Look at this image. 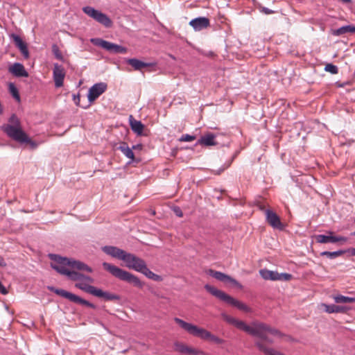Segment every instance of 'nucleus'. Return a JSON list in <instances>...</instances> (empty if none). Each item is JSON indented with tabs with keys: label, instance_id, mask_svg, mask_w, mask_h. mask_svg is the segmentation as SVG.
<instances>
[{
	"label": "nucleus",
	"instance_id": "nucleus-1",
	"mask_svg": "<svg viewBox=\"0 0 355 355\" xmlns=\"http://www.w3.org/2000/svg\"><path fill=\"white\" fill-rule=\"evenodd\" d=\"M238 329H240L251 336L259 338L261 340L266 341L270 344H272L274 340L267 336V334H270L274 336L279 338H285L286 340H293L292 338L289 336L285 335L280 331L275 328H272L266 323L254 321L250 324H245L243 321L236 320L234 324Z\"/></svg>",
	"mask_w": 355,
	"mask_h": 355
},
{
	"label": "nucleus",
	"instance_id": "nucleus-2",
	"mask_svg": "<svg viewBox=\"0 0 355 355\" xmlns=\"http://www.w3.org/2000/svg\"><path fill=\"white\" fill-rule=\"evenodd\" d=\"M9 123L3 125L1 128L7 136L20 144L30 145L31 149L37 148L38 144L33 141L22 130L21 122L15 114H12L8 119Z\"/></svg>",
	"mask_w": 355,
	"mask_h": 355
},
{
	"label": "nucleus",
	"instance_id": "nucleus-3",
	"mask_svg": "<svg viewBox=\"0 0 355 355\" xmlns=\"http://www.w3.org/2000/svg\"><path fill=\"white\" fill-rule=\"evenodd\" d=\"M51 259L55 261V263L51 264V267L60 274L68 277L70 270L67 266H70L73 269L78 270L87 271L92 272V269L85 263L76 260H71L66 257H62L57 254H50Z\"/></svg>",
	"mask_w": 355,
	"mask_h": 355
},
{
	"label": "nucleus",
	"instance_id": "nucleus-4",
	"mask_svg": "<svg viewBox=\"0 0 355 355\" xmlns=\"http://www.w3.org/2000/svg\"><path fill=\"white\" fill-rule=\"evenodd\" d=\"M122 261L125 263L127 268L142 273L148 279L156 282L162 280L161 276L154 273L148 268L146 261L144 259L132 253L126 252L125 256L122 258Z\"/></svg>",
	"mask_w": 355,
	"mask_h": 355
},
{
	"label": "nucleus",
	"instance_id": "nucleus-5",
	"mask_svg": "<svg viewBox=\"0 0 355 355\" xmlns=\"http://www.w3.org/2000/svg\"><path fill=\"white\" fill-rule=\"evenodd\" d=\"M102 266L105 270L120 280L132 284L133 286L138 288L143 287L144 284L139 277L135 275L107 262H103Z\"/></svg>",
	"mask_w": 355,
	"mask_h": 355
},
{
	"label": "nucleus",
	"instance_id": "nucleus-6",
	"mask_svg": "<svg viewBox=\"0 0 355 355\" xmlns=\"http://www.w3.org/2000/svg\"><path fill=\"white\" fill-rule=\"evenodd\" d=\"M205 288L207 292H209L212 295L218 298L221 301L226 302L228 304H230L233 306L236 307L238 309L243 311L245 312H251V309L248 307L246 304L243 303L241 301H239L232 296L226 294L225 292L216 288L214 286H212L209 284H206L205 286Z\"/></svg>",
	"mask_w": 355,
	"mask_h": 355
},
{
	"label": "nucleus",
	"instance_id": "nucleus-7",
	"mask_svg": "<svg viewBox=\"0 0 355 355\" xmlns=\"http://www.w3.org/2000/svg\"><path fill=\"white\" fill-rule=\"evenodd\" d=\"M76 287L94 296L103 298L107 301L119 300L120 296L110 292L103 291L94 286L85 283H77Z\"/></svg>",
	"mask_w": 355,
	"mask_h": 355
},
{
	"label": "nucleus",
	"instance_id": "nucleus-8",
	"mask_svg": "<svg viewBox=\"0 0 355 355\" xmlns=\"http://www.w3.org/2000/svg\"><path fill=\"white\" fill-rule=\"evenodd\" d=\"M174 321L192 336L198 337L202 340H209L211 333L207 330L198 327V326L191 323H188L178 318H175Z\"/></svg>",
	"mask_w": 355,
	"mask_h": 355
},
{
	"label": "nucleus",
	"instance_id": "nucleus-9",
	"mask_svg": "<svg viewBox=\"0 0 355 355\" xmlns=\"http://www.w3.org/2000/svg\"><path fill=\"white\" fill-rule=\"evenodd\" d=\"M49 289L50 291H53V293H55V294H57L61 297H63L66 299H68L69 301H71L72 302L85 305V306H87L92 309H96V306L94 304L80 297L79 296H78L73 293L68 292L65 290L55 288L54 287H49Z\"/></svg>",
	"mask_w": 355,
	"mask_h": 355
},
{
	"label": "nucleus",
	"instance_id": "nucleus-10",
	"mask_svg": "<svg viewBox=\"0 0 355 355\" xmlns=\"http://www.w3.org/2000/svg\"><path fill=\"white\" fill-rule=\"evenodd\" d=\"M84 13L92 17L104 26L109 28L112 26V22L108 16L102 12L96 10L91 6H85L83 8Z\"/></svg>",
	"mask_w": 355,
	"mask_h": 355
},
{
	"label": "nucleus",
	"instance_id": "nucleus-11",
	"mask_svg": "<svg viewBox=\"0 0 355 355\" xmlns=\"http://www.w3.org/2000/svg\"><path fill=\"white\" fill-rule=\"evenodd\" d=\"M91 41L94 44L101 46L111 53L125 54L128 52V49L126 47L104 40L103 39H92Z\"/></svg>",
	"mask_w": 355,
	"mask_h": 355
},
{
	"label": "nucleus",
	"instance_id": "nucleus-12",
	"mask_svg": "<svg viewBox=\"0 0 355 355\" xmlns=\"http://www.w3.org/2000/svg\"><path fill=\"white\" fill-rule=\"evenodd\" d=\"M260 209L265 212L266 219L268 223L275 229L282 230L284 229V225L281 222L279 216L270 209H264L263 207Z\"/></svg>",
	"mask_w": 355,
	"mask_h": 355
},
{
	"label": "nucleus",
	"instance_id": "nucleus-13",
	"mask_svg": "<svg viewBox=\"0 0 355 355\" xmlns=\"http://www.w3.org/2000/svg\"><path fill=\"white\" fill-rule=\"evenodd\" d=\"M107 84L105 83H98L94 84L89 89L87 98L89 102L94 101L98 98L102 94H103L107 89Z\"/></svg>",
	"mask_w": 355,
	"mask_h": 355
},
{
	"label": "nucleus",
	"instance_id": "nucleus-14",
	"mask_svg": "<svg viewBox=\"0 0 355 355\" xmlns=\"http://www.w3.org/2000/svg\"><path fill=\"white\" fill-rule=\"evenodd\" d=\"M65 77V71L62 65L55 63L53 64V78L55 87H61L63 85Z\"/></svg>",
	"mask_w": 355,
	"mask_h": 355
},
{
	"label": "nucleus",
	"instance_id": "nucleus-15",
	"mask_svg": "<svg viewBox=\"0 0 355 355\" xmlns=\"http://www.w3.org/2000/svg\"><path fill=\"white\" fill-rule=\"evenodd\" d=\"M208 275L213 277L214 278L216 279L217 280H219L220 282H225V283H230L232 285H234L236 286H241L240 284L234 278L232 277L219 272L216 271L212 269H209L207 272Z\"/></svg>",
	"mask_w": 355,
	"mask_h": 355
},
{
	"label": "nucleus",
	"instance_id": "nucleus-16",
	"mask_svg": "<svg viewBox=\"0 0 355 355\" xmlns=\"http://www.w3.org/2000/svg\"><path fill=\"white\" fill-rule=\"evenodd\" d=\"M189 25L196 31H200L210 26L209 19L205 17H199L190 21Z\"/></svg>",
	"mask_w": 355,
	"mask_h": 355
},
{
	"label": "nucleus",
	"instance_id": "nucleus-17",
	"mask_svg": "<svg viewBox=\"0 0 355 355\" xmlns=\"http://www.w3.org/2000/svg\"><path fill=\"white\" fill-rule=\"evenodd\" d=\"M10 37L14 42L15 46L19 49L24 58H28L29 52L26 43L22 40L20 36L15 33L11 34Z\"/></svg>",
	"mask_w": 355,
	"mask_h": 355
},
{
	"label": "nucleus",
	"instance_id": "nucleus-18",
	"mask_svg": "<svg viewBox=\"0 0 355 355\" xmlns=\"http://www.w3.org/2000/svg\"><path fill=\"white\" fill-rule=\"evenodd\" d=\"M102 250L107 254L114 257L119 259L122 261V258L125 256L126 252L123 250H121L117 247L112 246V245H105L102 248Z\"/></svg>",
	"mask_w": 355,
	"mask_h": 355
},
{
	"label": "nucleus",
	"instance_id": "nucleus-19",
	"mask_svg": "<svg viewBox=\"0 0 355 355\" xmlns=\"http://www.w3.org/2000/svg\"><path fill=\"white\" fill-rule=\"evenodd\" d=\"M316 241L320 243H336L338 241L346 242L347 239L344 236H327L319 234L315 236Z\"/></svg>",
	"mask_w": 355,
	"mask_h": 355
},
{
	"label": "nucleus",
	"instance_id": "nucleus-20",
	"mask_svg": "<svg viewBox=\"0 0 355 355\" xmlns=\"http://www.w3.org/2000/svg\"><path fill=\"white\" fill-rule=\"evenodd\" d=\"M125 62L130 64L136 71H141L143 68L153 67L155 65L152 62H145L137 58H128L125 60Z\"/></svg>",
	"mask_w": 355,
	"mask_h": 355
},
{
	"label": "nucleus",
	"instance_id": "nucleus-21",
	"mask_svg": "<svg viewBox=\"0 0 355 355\" xmlns=\"http://www.w3.org/2000/svg\"><path fill=\"white\" fill-rule=\"evenodd\" d=\"M8 71L16 77L28 76V73L26 71L24 65L19 62L14 63L9 67Z\"/></svg>",
	"mask_w": 355,
	"mask_h": 355
},
{
	"label": "nucleus",
	"instance_id": "nucleus-22",
	"mask_svg": "<svg viewBox=\"0 0 355 355\" xmlns=\"http://www.w3.org/2000/svg\"><path fill=\"white\" fill-rule=\"evenodd\" d=\"M321 306L324 307V311L328 313H347L349 309L345 306H340L335 304H327L324 303L321 304Z\"/></svg>",
	"mask_w": 355,
	"mask_h": 355
},
{
	"label": "nucleus",
	"instance_id": "nucleus-23",
	"mask_svg": "<svg viewBox=\"0 0 355 355\" xmlns=\"http://www.w3.org/2000/svg\"><path fill=\"white\" fill-rule=\"evenodd\" d=\"M216 135L213 133L209 132L202 136L197 141L196 145L200 144L206 146H215L217 143L215 141Z\"/></svg>",
	"mask_w": 355,
	"mask_h": 355
},
{
	"label": "nucleus",
	"instance_id": "nucleus-24",
	"mask_svg": "<svg viewBox=\"0 0 355 355\" xmlns=\"http://www.w3.org/2000/svg\"><path fill=\"white\" fill-rule=\"evenodd\" d=\"M129 121L132 130L137 135H143L144 124L140 121L135 119L131 115L130 116Z\"/></svg>",
	"mask_w": 355,
	"mask_h": 355
},
{
	"label": "nucleus",
	"instance_id": "nucleus-25",
	"mask_svg": "<svg viewBox=\"0 0 355 355\" xmlns=\"http://www.w3.org/2000/svg\"><path fill=\"white\" fill-rule=\"evenodd\" d=\"M255 345L266 355H284L281 352H279L273 348L266 347L261 341L255 342Z\"/></svg>",
	"mask_w": 355,
	"mask_h": 355
},
{
	"label": "nucleus",
	"instance_id": "nucleus-26",
	"mask_svg": "<svg viewBox=\"0 0 355 355\" xmlns=\"http://www.w3.org/2000/svg\"><path fill=\"white\" fill-rule=\"evenodd\" d=\"M261 277L266 280L276 281L279 279V272L276 271H272L267 269H261L259 270Z\"/></svg>",
	"mask_w": 355,
	"mask_h": 355
},
{
	"label": "nucleus",
	"instance_id": "nucleus-27",
	"mask_svg": "<svg viewBox=\"0 0 355 355\" xmlns=\"http://www.w3.org/2000/svg\"><path fill=\"white\" fill-rule=\"evenodd\" d=\"M348 33H354L355 26L352 25H347L332 31V34L335 36H340Z\"/></svg>",
	"mask_w": 355,
	"mask_h": 355
},
{
	"label": "nucleus",
	"instance_id": "nucleus-28",
	"mask_svg": "<svg viewBox=\"0 0 355 355\" xmlns=\"http://www.w3.org/2000/svg\"><path fill=\"white\" fill-rule=\"evenodd\" d=\"M119 150H120L123 155L132 160H134L135 155L132 152V150L128 146V144L125 142H123L118 148Z\"/></svg>",
	"mask_w": 355,
	"mask_h": 355
},
{
	"label": "nucleus",
	"instance_id": "nucleus-29",
	"mask_svg": "<svg viewBox=\"0 0 355 355\" xmlns=\"http://www.w3.org/2000/svg\"><path fill=\"white\" fill-rule=\"evenodd\" d=\"M333 299L336 303H353L355 302V297L338 295L333 296Z\"/></svg>",
	"mask_w": 355,
	"mask_h": 355
},
{
	"label": "nucleus",
	"instance_id": "nucleus-30",
	"mask_svg": "<svg viewBox=\"0 0 355 355\" xmlns=\"http://www.w3.org/2000/svg\"><path fill=\"white\" fill-rule=\"evenodd\" d=\"M345 251L341 250L335 252L324 251L320 253V255L322 257H327L330 259H334L338 257L343 255Z\"/></svg>",
	"mask_w": 355,
	"mask_h": 355
},
{
	"label": "nucleus",
	"instance_id": "nucleus-31",
	"mask_svg": "<svg viewBox=\"0 0 355 355\" xmlns=\"http://www.w3.org/2000/svg\"><path fill=\"white\" fill-rule=\"evenodd\" d=\"M83 277L84 275L73 270H71L68 275V278L73 281H83Z\"/></svg>",
	"mask_w": 355,
	"mask_h": 355
},
{
	"label": "nucleus",
	"instance_id": "nucleus-32",
	"mask_svg": "<svg viewBox=\"0 0 355 355\" xmlns=\"http://www.w3.org/2000/svg\"><path fill=\"white\" fill-rule=\"evenodd\" d=\"M8 89H9V92L10 93L12 94V96L17 100V101H19L20 100V96H19V92H18V89L17 88L15 87V85L10 83L9 84V86H8Z\"/></svg>",
	"mask_w": 355,
	"mask_h": 355
},
{
	"label": "nucleus",
	"instance_id": "nucleus-33",
	"mask_svg": "<svg viewBox=\"0 0 355 355\" xmlns=\"http://www.w3.org/2000/svg\"><path fill=\"white\" fill-rule=\"evenodd\" d=\"M52 52L54 55V56L59 60L63 61L64 58L61 53V51L59 49V47L56 44H53L52 46Z\"/></svg>",
	"mask_w": 355,
	"mask_h": 355
},
{
	"label": "nucleus",
	"instance_id": "nucleus-34",
	"mask_svg": "<svg viewBox=\"0 0 355 355\" xmlns=\"http://www.w3.org/2000/svg\"><path fill=\"white\" fill-rule=\"evenodd\" d=\"M324 70L326 71L330 72L332 74H336L338 72V69L337 66L333 64H327L324 67Z\"/></svg>",
	"mask_w": 355,
	"mask_h": 355
},
{
	"label": "nucleus",
	"instance_id": "nucleus-35",
	"mask_svg": "<svg viewBox=\"0 0 355 355\" xmlns=\"http://www.w3.org/2000/svg\"><path fill=\"white\" fill-rule=\"evenodd\" d=\"M175 350L178 352L185 354L187 345H184L182 343H176L175 344Z\"/></svg>",
	"mask_w": 355,
	"mask_h": 355
},
{
	"label": "nucleus",
	"instance_id": "nucleus-36",
	"mask_svg": "<svg viewBox=\"0 0 355 355\" xmlns=\"http://www.w3.org/2000/svg\"><path fill=\"white\" fill-rule=\"evenodd\" d=\"M203 354L202 352L199 351L195 348H192V347L187 346L185 354H187V355H200V354Z\"/></svg>",
	"mask_w": 355,
	"mask_h": 355
},
{
	"label": "nucleus",
	"instance_id": "nucleus-37",
	"mask_svg": "<svg viewBox=\"0 0 355 355\" xmlns=\"http://www.w3.org/2000/svg\"><path fill=\"white\" fill-rule=\"evenodd\" d=\"M195 139H196V137L194 135H190L186 134V135H182L179 140L180 141L189 142V141H192L195 140Z\"/></svg>",
	"mask_w": 355,
	"mask_h": 355
},
{
	"label": "nucleus",
	"instance_id": "nucleus-38",
	"mask_svg": "<svg viewBox=\"0 0 355 355\" xmlns=\"http://www.w3.org/2000/svg\"><path fill=\"white\" fill-rule=\"evenodd\" d=\"M278 277H279V279H278L277 280L289 281L292 278V275L286 272L279 273Z\"/></svg>",
	"mask_w": 355,
	"mask_h": 355
},
{
	"label": "nucleus",
	"instance_id": "nucleus-39",
	"mask_svg": "<svg viewBox=\"0 0 355 355\" xmlns=\"http://www.w3.org/2000/svg\"><path fill=\"white\" fill-rule=\"evenodd\" d=\"M209 340L214 342L215 343H217V344H222L224 343V340L218 338V336H216L212 334H211V336H210Z\"/></svg>",
	"mask_w": 355,
	"mask_h": 355
},
{
	"label": "nucleus",
	"instance_id": "nucleus-40",
	"mask_svg": "<svg viewBox=\"0 0 355 355\" xmlns=\"http://www.w3.org/2000/svg\"><path fill=\"white\" fill-rule=\"evenodd\" d=\"M223 318L230 324H234L235 322H236V318L232 317V316H230V315H223Z\"/></svg>",
	"mask_w": 355,
	"mask_h": 355
},
{
	"label": "nucleus",
	"instance_id": "nucleus-41",
	"mask_svg": "<svg viewBox=\"0 0 355 355\" xmlns=\"http://www.w3.org/2000/svg\"><path fill=\"white\" fill-rule=\"evenodd\" d=\"M231 164H232V160H231V161H230L228 163L225 164L223 165V166L221 168H220V169L218 170V171L217 172V174H220L221 172H223V171H225V169H227L228 167H230V166L231 165Z\"/></svg>",
	"mask_w": 355,
	"mask_h": 355
},
{
	"label": "nucleus",
	"instance_id": "nucleus-42",
	"mask_svg": "<svg viewBox=\"0 0 355 355\" xmlns=\"http://www.w3.org/2000/svg\"><path fill=\"white\" fill-rule=\"evenodd\" d=\"M261 11L263 13L266 14V15L272 14V13L274 12V11H273V10H270V9L268 8H266V7H262V8H261Z\"/></svg>",
	"mask_w": 355,
	"mask_h": 355
},
{
	"label": "nucleus",
	"instance_id": "nucleus-43",
	"mask_svg": "<svg viewBox=\"0 0 355 355\" xmlns=\"http://www.w3.org/2000/svg\"><path fill=\"white\" fill-rule=\"evenodd\" d=\"M80 95L79 94H73V101L75 103V104L76 105H80Z\"/></svg>",
	"mask_w": 355,
	"mask_h": 355
},
{
	"label": "nucleus",
	"instance_id": "nucleus-44",
	"mask_svg": "<svg viewBox=\"0 0 355 355\" xmlns=\"http://www.w3.org/2000/svg\"><path fill=\"white\" fill-rule=\"evenodd\" d=\"M0 293L3 294V295H6L8 293V291L7 289L6 288V287L1 284V282H0Z\"/></svg>",
	"mask_w": 355,
	"mask_h": 355
},
{
	"label": "nucleus",
	"instance_id": "nucleus-45",
	"mask_svg": "<svg viewBox=\"0 0 355 355\" xmlns=\"http://www.w3.org/2000/svg\"><path fill=\"white\" fill-rule=\"evenodd\" d=\"M0 266L5 267L6 266V262L4 260L3 257L0 256Z\"/></svg>",
	"mask_w": 355,
	"mask_h": 355
},
{
	"label": "nucleus",
	"instance_id": "nucleus-46",
	"mask_svg": "<svg viewBox=\"0 0 355 355\" xmlns=\"http://www.w3.org/2000/svg\"><path fill=\"white\" fill-rule=\"evenodd\" d=\"M83 280L89 282L90 283H92L94 282V280L92 277L85 275H84Z\"/></svg>",
	"mask_w": 355,
	"mask_h": 355
},
{
	"label": "nucleus",
	"instance_id": "nucleus-47",
	"mask_svg": "<svg viewBox=\"0 0 355 355\" xmlns=\"http://www.w3.org/2000/svg\"><path fill=\"white\" fill-rule=\"evenodd\" d=\"M175 212L177 216L181 217L182 216V211L180 209V208H177L175 209Z\"/></svg>",
	"mask_w": 355,
	"mask_h": 355
},
{
	"label": "nucleus",
	"instance_id": "nucleus-48",
	"mask_svg": "<svg viewBox=\"0 0 355 355\" xmlns=\"http://www.w3.org/2000/svg\"><path fill=\"white\" fill-rule=\"evenodd\" d=\"M352 254L353 256H355V248H353V249L352 250Z\"/></svg>",
	"mask_w": 355,
	"mask_h": 355
},
{
	"label": "nucleus",
	"instance_id": "nucleus-49",
	"mask_svg": "<svg viewBox=\"0 0 355 355\" xmlns=\"http://www.w3.org/2000/svg\"><path fill=\"white\" fill-rule=\"evenodd\" d=\"M139 146V145L133 146H132V149H136V148H137Z\"/></svg>",
	"mask_w": 355,
	"mask_h": 355
},
{
	"label": "nucleus",
	"instance_id": "nucleus-50",
	"mask_svg": "<svg viewBox=\"0 0 355 355\" xmlns=\"http://www.w3.org/2000/svg\"><path fill=\"white\" fill-rule=\"evenodd\" d=\"M352 236H355V231L354 232L352 233Z\"/></svg>",
	"mask_w": 355,
	"mask_h": 355
}]
</instances>
